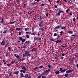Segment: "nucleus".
<instances>
[{
  "instance_id": "obj_1",
  "label": "nucleus",
  "mask_w": 78,
  "mask_h": 78,
  "mask_svg": "<svg viewBox=\"0 0 78 78\" xmlns=\"http://www.w3.org/2000/svg\"><path fill=\"white\" fill-rule=\"evenodd\" d=\"M44 21L42 20H40L38 24L39 27H44Z\"/></svg>"
},
{
  "instance_id": "obj_2",
  "label": "nucleus",
  "mask_w": 78,
  "mask_h": 78,
  "mask_svg": "<svg viewBox=\"0 0 78 78\" xmlns=\"http://www.w3.org/2000/svg\"><path fill=\"white\" fill-rule=\"evenodd\" d=\"M20 72H21L20 73L21 76L22 78H23V77H25V76H24L23 73H25V71L24 70H21L20 71Z\"/></svg>"
},
{
  "instance_id": "obj_3",
  "label": "nucleus",
  "mask_w": 78,
  "mask_h": 78,
  "mask_svg": "<svg viewBox=\"0 0 78 78\" xmlns=\"http://www.w3.org/2000/svg\"><path fill=\"white\" fill-rule=\"evenodd\" d=\"M61 13L62 14H64V12L62 10H59L58 11V12L57 13V14H56V16H58L61 15Z\"/></svg>"
},
{
  "instance_id": "obj_4",
  "label": "nucleus",
  "mask_w": 78,
  "mask_h": 78,
  "mask_svg": "<svg viewBox=\"0 0 78 78\" xmlns=\"http://www.w3.org/2000/svg\"><path fill=\"white\" fill-rule=\"evenodd\" d=\"M0 44L1 45H4L5 44V41L4 40L2 41V42H0Z\"/></svg>"
},
{
  "instance_id": "obj_5",
  "label": "nucleus",
  "mask_w": 78,
  "mask_h": 78,
  "mask_svg": "<svg viewBox=\"0 0 78 78\" xmlns=\"http://www.w3.org/2000/svg\"><path fill=\"white\" fill-rule=\"evenodd\" d=\"M56 42L57 44H61L62 43V41L61 40H58L56 41Z\"/></svg>"
},
{
  "instance_id": "obj_6",
  "label": "nucleus",
  "mask_w": 78,
  "mask_h": 78,
  "mask_svg": "<svg viewBox=\"0 0 78 78\" xmlns=\"http://www.w3.org/2000/svg\"><path fill=\"white\" fill-rule=\"evenodd\" d=\"M27 52V54H26V56L28 58H29V56L30 55V52L28 51H26Z\"/></svg>"
},
{
  "instance_id": "obj_7",
  "label": "nucleus",
  "mask_w": 78,
  "mask_h": 78,
  "mask_svg": "<svg viewBox=\"0 0 78 78\" xmlns=\"http://www.w3.org/2000/svg\"><path fill=\"white\" fill-rule=\"evenodd\" d=\"M27 52L26 51L25 53H24L23 54V56L25 58L26 56H27Z\"/></svg>"
},
{
  "instance_id": "obj_8",
  "label": "nucleus",
  "mask_w": 78,
  "mask_h": 78,
  "mask_svg": "<svg viewBox=\"0 0 78 78\" xmlns=\"http://www.w3.org/2000/svg\"><path fill=\"white\" fill-rule=\"evenodd\" d=\"M50 71V69H48V70H45L44 72V73H47L48 72H49Z\"/></svg>"
},
{
  "instance_id": "obj_9",
  "label": "nucleus",
  "mask_w": 78,
  "mask_h": 78,
  "mask_svg": "<svg viewBox=\"0 0 78 78\" xmlns=\"http://www.w3.org/2000/svg\"><path fill=\"white\" fill-rule=\"evenodd\" d=\"M60 28V26H57L54 28V30H56L57 29H59Z\"/></svg>"
},
{
  "instance_id": "obj_10",
  "label": "nucleus",
  "mask_w": 78,
  "mask_h": 78,
  "mask_svg": "<svg viewBox=\"0 0 78 78\" xmlns=\"http://www.w3.org/2000/svg\"><path fill=\"white\" fill-rule=\"evenodd\" d=\"M68 69H63L62 70V71H61V73H64V72H66V70H67Z\"/></svg>"
},
{
  "instance_id": "obj_11",
  "label": "nucleus",
  "mask_w": 78,
  "mask_h": 78,
  "mask_svg": "<svg viewBox=\"0 0 78 78\" xmlns=\"http://www.w3.org/2000/svg\"><path fill=\"white\" fill-rule=\"evenodd\" d=\"M67 33H69V34H73V31H68L66 32Z\"/></svg>"
},
{
  "instance_id": "obj_12",
  "label": "nucleus",
  "mask_w": 78,
  "mask_h": 78,
  "mask_svg": "<svg viewBox=\"0 0 78 78\" xmlns=\"http://www.w3.org/2000/svg\"><path fill=\"white\" fill-rule=\"evenodd\" d=\"M74 39H75V38L74 37H71L70 41H74V40H75Z\"/></svg>"
},
{
  "instance_id": "obj_13",
  "label": "nucleus",
  "mask_w": 78,
  "mask_h": 78,
  "mask_svg": "<svg viewBox=\"0 0 78 78\" xmlns=\"http://www.w3.org/2000/svg\"><path fill=\"white\" fill-rule=\"evenodd\" d=\"M26 44H27V45H28L30 44V41H26L25 42Z\"/></svg>"
},
{
  "instance_id": "obj_14",
  "label": "nucleus",
  "mask_w": 78,
  "mask_h": 78,
  "mask_svg": "<svg viewBox=\"0 0 78 78\" xmlns=\"http://www.w3.org/2000/svg\"><path fill=\"white\" fill-rule=\"evenodd\" d=\"M16 31H20L21 30V29L20 28H17L16 29Z\"/></svg>"
},
{
  "instance_id": "obj_15",
  "label": "nucleus",
  "mask_w": 78,
  "mask_h": 78,
  "mask_svg": "<svg viewBox=\"0 0 78 78\" xmlns=\"http://www.w3.org/2000/svg\"><path fill=\"white\" fill-rule=\"evenodd\" d=\"M8 45H9V43L7 42L4 48H6V47H7V46H8Z\"/></svg>"
},
{
  "instance_id": "obj_16",
  "label": "nucleus",
  "mask_w": 78,
  "mask_h": 78,
  "mask_svg": "<svg viewBox=\"0 0 78 78\" xmlns=\"http://www.w3.org/2000/svg\"><path fill=\"white\" fill-rule=\"evenodd\" d=\"M59 73H60V72H59V71H57L55 72V74H58Z\"/></svg>"
},
{
  "instance_id": "obj_17",
  "label": "nucleus",
  "mask_w": 78,
  "mask_h": 78,
  "mask_svg": "<svg viewBox=\"0 0 78 78\" xmlns=\"http://www.w3.org/2000/svg\"><path fill=\"white\" fill-rule=\"evenodd\" d=\"M19 71H17L16 72L13 73V74H16V75H18V74H19Z\"/></svg>"
},
{
  "instance_id": "obj_18",
  "label": "nucleus",
  "mask_w": 78,
  "mask_h": 78,
  "mask_svg": "<svg viewBox=\"0 0 78 78\" xmlns=\"http://www.w3.org/2000/svg\"><path fill=\"white\" fill-rule=\"evenodd\" d=\"M50 40L51 41H53V42H56L55 39H53V38H51L50 39Z\"/></svg>"
},
{
  "instance_id": "obj_19",
  "label": "nucleus",
  "mask_w": 78,
  "mask_h": 78,
  "mask_svg": "<svg viewBox=\"0 0 78 78\" xmlns=\"http://www.w3.org/2000/svg\"><path fill=\"white\" fill-rule=\"evenodd\" d=\"M2 21L0 22V23H3V22H4V20L3 18L2 19Z\"/></svg>"
},
{
  "instance_id": "obj_20",
  "label": "nucleus",
  "mask_w": 78,
  "mask_h": 78,
  "mask_svg": "<svg viewBox=\"0 0 78 78\" xmlns=\"http://www.w3.org/2000/svg\"><path fill=\"white\" fill-rule=\"evenodd\" d=\"M22 69H23V70H25L26 71H27V69L25 68V66H23L22 68Z\"/></svg>"
},
{
  "instance_id": "obj_21",
  "label": "nucleus",
  "mask_w": 78,
  "mask_h": 78,
  "mask_svg": "<svg viewBox=\"0 0 78 78\" xmlns=\"http://www.w3.org/2000/svg\"><path fill=\"white\" fill-rule=\"evenodd\" d=\"M14 62H15V61L12 60V61L10 63V64H14Z\"/></svg>"
},
{
  "instance_id": "obj_22",
  "label": "nucleus",
  "mask_w": 78,
  "mask_h": 78,
  "mask_svg": "<svg viewBox=\"0 0 78 78\" xmlns=\"http://www.w3.org/2000/svg\"><path fill=\"white\" fill-rule=\"evenodd\" d=\"M16 59H20V56H19L18 55H17L16 56Z\"/></svg>"
},
{
  "instance_id": "obj_23",
  "label": "nucleus",
  "mask_w": 78,
  "mask_h": 78,
  "mask_svg": "<svg viewBox=\"0 0 78 78\" xmlns=\"http://www.w3.org/2000/svg\"><path fill=\"white\" fill-rule=\"evenodd\" d=\"M39 29L40 30H41V31H43V30H44V27H41L40 28H39Z\"/></svg>"
},
{
  "instance_id": "obj_24",
  "label": "nucleus",
  "mask_w": 78,
  "mask_h": 78,
  "mask_svg": "<svg viewBox=\"0 0 78 78\" xmlns=\"http://www.w3.org/2000/svg\"><path fill=\"white\" fill-rule=\"evenodd\" d=\"M66 73L67 74H69V73H70V71H69V70H67L66 71Z\"/></svg>"
},
{
  "instance_id": "obj_25",
  "label": "nucleus",
  "mask_w": 78,
  "mask_h": 78,
  "mask_svg": "<svg viewBox=\"0 0 78 78\" xmlns=\"http://www.w3.org/2000/svg\"><path fill=\"white\" fill-rule=\"evenodd\" d=\"M61 28L62 30H64V29H66V26L62 27H61Z\"/></svg>"
},
{
  "instance_id": "obj_26",
  "label": "nucleus",
  "mask_w": 78,
  "mask_h": 78,
  "mask_svg": "<svg viewBox=\"0 0 78 78\" xmlns=\"http://www.w3.org/2000/svg\"><path fill=\"white\" fill-rule=\"evenodd\" d=\"M16 21H14V22H11L10 23V24H13L14 23H16Z\"/></svg>"
},
{
  "instance_id": "obj_27",
  "label": "nucleus",
  "mask_w": 78,
  "mask_h": 78,
  "mask_svg": "<svg viewBox=\"0 0 78 78\" xmlns=\"http://www.w3.org/2000/svg\"><path fill=\"white\" fill-rule=\"evenodd\" d=\"M8 55H9V53L8 52H6V55H5V56L6 57H8Z\"/></svg>"
},
{
  "instance_id": "obj_28",
  "label": "nucleus",
  "mask_w": 78,
  "mask_h": 78,
  "mask_svg": "<svg viewBox=\"0 0 78 78\" xmlns=\"http://www.w3.org/2000/svg\"><path fill=\"white\" fill-rule=\"evenodd\" d=\"M36 48H33L31 51H36Z\"/></svg>"
},
{
  "instance_id": "obj_29",
  "label": "nucleus",
  "mask_w": 78,
  "mask_h": 78,
  "mask_svg": "<svg viewBox=\"0 0 78 78\" xmlns=\"http://www.w3.org/2000/svg\"><path fill=\"white\" fill-rule=\"evenodd\" d=\"M19 39L20 41H22V40L23 39V38H22V37H19Z\"/></svg>"
},
{
  "instance_id": "obj_30",
  "label": "nucleus",
  "mask_w": 78,
  "mask_h": 78,
  "mask_svg": "<svg viewBox=\"0 0 78 78\" xmlns=\"http://www.w3.org/2000/svg\"><path fill=\"white\" fill-rule=\"evenodd\" d=\"M21 41L22 42H25V39H22V40H21Z\"/></svg>"
},
{
  "instance_id": "obj_31",
  "label": "nucleus",
  "mask_w": 78,
  "mask_h": 78,
  "mask_svg": "<svg viewBox=\"0 0 78 78\" xmlns=\"http://www.w3.org/2000/svg\"><path fill=\"white\" fill-rule=\"evenodd\" d=\"M28 74L25 75V77L26 78H27L28 77Z\"/></svg>"
},
{
  "instance_id": "obj_32",
  "label": "nucleus",
  "mask_w": 78,
  "mask_h": 78,
  "mask_svg": "<svg viewBox=\"0 0 78 78\" xmlns=\"http://www.w3.org/2000/svg\"><path fill=\"white\" fill-rule=\"evenodd\" d=\"M64 76H65V77H67V76H69V74H65Z\"/></svg>"
},
{
  "instance_id": "obj_33",
  "label": "nucleus",
  "mask_w": 78,
  "mask_h": 78,
  "mask_svg": "<svg viewBox=\"0 0 78 78\" xmlns=\"http://www.w3.org/2000/svg\"><path fill=\"white\" fill-rule=\"evenodd\" d=\"M59 33L60 34V35H62V34H63V31L60 32Z\"/></svg>"
},
{
  "instance_id": "obj_34",
  "label": "nucleus",
  "mask_w": 78,
  "mask_h": 78,
  "mask_svg": "<svg viewBox=\"0 0 78 78\" xmlns=\"http://www.w3.org/2000/svg\"><path fill=\"white\" fill-rule=\"evenodd\" d=\"M37 69H39V67L34 68V70H36Z\"/></svg>"
},
{
  "instance_id": "obj_35",
  "label": "nucleus",
  "mask_w": 78,
  "mask_h": 78,
  "mask_svg": "<svg viewBox=\"0 0 78 78\" xmlns=\"http://www.w3.org/2000/svg\"><path fill=\"white\" fill-rule=\"evenodd\" d=\"M32 5H33V6H34V5H36V4L35 2H33L32 3Z\"/></svg>"
},
{
  "instance_id": "obj_36",
  "label": "nucleus",
  "mask_w": 78,
  "mask_h": 78,
  "mask_svg": "<svg viewBox=\"0 0 78 78\" xmlns=\"http://www.w3.org/2000/svg\"><path fill=\"white\" fill-rule=\"evenodd\" d=\"M72 60H73V61H76V59L75 58H72Z\"/></svg>"
},
{
  "instance_id": "obj_37",
  "label": "nucleus",
  "mask_w": 78,
  "mask_h": 78,
  "mask_svg": "<svg viewBox=\"0 0 78 78\" xmlns=\"http://www.w3.org/2000/svg\"><path fill=\"white\" fill-rule=\"evenodd\" d=\"M8 49L9 51H11V49L10 47H8Z\"/></svg>"
},
{
  "instance_id": "obj_38",
  "label": "nucleus",
  "mask_w": 78,
  "mask_h": 78,
  "mask_svg": "<svg viewBox=\"0 0 78 78\" xmlns=\"http://www.w3.org/2000/svg\"><path fill=\"white\" fill-rule=\"evenodd\" d=\"M41 78H46V77L45 76L43 75L41 76Z\"/></svg>"
},
{
  "instance_id": "obj_39",
  "label": "nucleus",
  "mask_w": 78,
  "mask_h": 78,
  "mask_svg": "<svg viewBox=\"0 0 78 78\" xmlns=\"http://www.w3.org/2000/svg\"><path fill=\"white\" fill-rule=\"evenodd\" d=\"M69 61H70V62H73L72 58H70L69 59Z\"/></svg>"
},
{
  "instance_id": "obj_40",
  "label": "nucleus",
  "mask_w": 78,
  "mask_h": 78,
  "mask_svg": "<svg viewBox=\"0 0 78 78\" xmlns=\"http://www.w3.org/2000/svg\"><path fill=\"white\" fill-rule=\"evenodd\" d=\"M39 17L40 18V20H42V16H39Z\"/></svg>"
},
{
  "instance_id": "obj_41",
  "label": "nucleus",
  "mask_w": 78,
  "mask_h": 78,
  "mask_svg": "<svg viewBox=\"0 0 78 78\" xmlns=\"http://www.w3.org/2000/svg\"><path fill=\"white\" fill-rule=\"evenodd\" d=\"M62 68H60V69L59 70V72H62Z\"/></svg>"
},
{
  "instance_id": "obj_42",
  "label": "nucleus",
  "mask_w": 78,
  "mask_h": 78,
  "mask_svg": "<svg viewBox=\"0 0 78 78\" xmlns=\"http://www.w3.org/2000/svg\"><path fill=\"white\" fill-rule=\"evenodd\" d=\"M57 36V34L56 33H55L54 34L53 36Z\"/></svg>"
},
{
  "instance_id": "obj_43",
  "label": "nucleus",
  "mask_w": 78,
  "mask_h": 78,
  "mask_svg": "<svg viewBox=\"0 0 78 78\" xmlns=\"http://www.w3.org/2000/svg\"><path fill=\"white\" fill-rule=\"evenodd\" d=\"M7 31V30H4V32H3V34H5V33H6Z\"/></svg>"
},
{
  "instance_id": "obj_44",
  "label": "nucleus",
  "mask_w": 78,
  "mask_h": 78,
  "mask_svg": "<svg viewBox=\"0 0 78 78\" xmlns=\"http://www.w3.org/2000/svg\"><path fill=\"white\" fill-rule=\"evenodd\" d=\"M72 36H74V37H76V35L74 34V35H72L71 36V37H72Z\"/></svg>"
},
{
  "instance_id": "obj_45",
  "label": "nucleus",
  "mask_w": 78,
  "mask_h": 78,
  "mask_svg": "<svg viewBox=\"0 0 78 78\" xmlns=\"http://www.w3.org/2000/svg\"><path fill=\"white\" fill-rule=\"evenodd\" d=\"M57 37H59V38H60V37H61L60 35H59L57 34Z\"/></svg>"
},
{
  "instance_id": "obj_46",
  "label": "nucleus",
  "mask_w": 78,
  "mask_h": 78,
  "mask_svg": "<svg viewBox=\"0 0 78 78\" xmlns=\"http://www.w3.org/2000/svg\"><path fill=\"white\" fill-rule=\"evenodd\" d=\"M18 59L19 61H20V62H21V61H22V59H19V58Z\"/></svg>"
},
{
  "instance_id": "obj_47",
  "label": "nucleus",
  "mask_w": 78,
  "mask_h": 78,
  "mask_svg": "<svg viewBox=\"0 0 78 78\" xmlns=\"http://www.w3.org/2000/svg\"><path fill=\"white\" fill-rule=\"evenodd\" d=\"M26 37H27V39H28V38H29V35H27L26 36Z\"/></svg>"
},
{
  "instance_id": "obj_48",
  "label": "nucleus",
  "mask_w": 78,
  "mask_h": 78,
  "mask_svg": "<svg viewBox=\"0 0 78 78\" xmlns=\"http://www.w3.org/2000/svg\"><path fill=\"white\" fill-rule=\"evenodd\" d=\"M54 7L55 8H58V6H57V5H54Z\"/></svg>"
},
{
  "instance_id": "obj_49",
  "label": "nucleus",
  "mask_w": 78,
  "mask_h": 78,
  "mask_svg": "<svg viewBox=\"0 0 78 78\" xmlns=\"http://www.w3.org/2000/svg\"><path fill=\"white\" fill-rule=\"evenodd\" d=\"M41 41V38L40 37H38V41Z\"/></svg>"
},
{
  "instance_id": "obj_50",
  "label": "nucleus",
  "mask_w": 78,
  "mask_h": 78,
  "mask_svg": "<svg viewBox=\"0 0 78 78\" xmlns=\"http://www.w3.org/2000/svg\"><path fill=\"white\" fill-rule=\"evenodd\" d=\"M55 59H58V56L55 57Z\"/></svg>"
},
{
  "instance_id": "obj_51",
  "label": "nucleus",
  "mask_w": 78,
  "mask_h": 78,
  "mask_svg": "<svg viewBox=\"0 0 78 78\" xmlns=\"http://www.w3.org/2000/svg\"><path fill=\"white\" fill-rule=\"evenodd\" d=\"M39 68L40 69H42V68H43V66H39Z\"/></svg>"
},
{
  "instance_id": "obj_52",
  "label": "nucleus",
  "mask_w": 78,
  "mask_h": 78,
  "mask_svg": "<svg viewBox=\"0 0 78 78\" xmlns=\"http://www.w3.org/2000/svg\"><path fill=\"white\" fill-rule=\"evenodd\" d=\"M75 20H76V19H75V18L74 17L73 19V22H75Z\"/></svg>"
},
{
  "instance_id": "obj_53",
  "label": "nucleus",
  "mask_w": 78,
  "mask_h": 78,
  "mask_svg": "<svg viewBox=\"0 0 78 78\" xmlns=\"http://www.w3.org/2000/svg\"><path fill=\"white\" fill-rule=\"evenodd\" d=\"M36 41H39V39L38 37L36 38Z\"/></svg>"
},
{
  "instance_id": "obj_54",
  "label": "nucleus",
  "mask_w": 78,
  "mask_h": 78,
  "mask_svg": "<svg viewBox=\"0 0 78 78\" xmlns=\"http://www.w3.org/2000/svg\"><path fill=\"white\" fill-rule=\"evenodd\" d=\"M69 71H70V72H73V69H72L71 70L69 69Z\"/></svg>"
},
{
  "instance_id": "obj_55",
  "label": "nucleus",
  "mask_w": 78,
  "mask_h": 78,
  "mask_svg": "<svg viewBox=\"0 0 78 78\" xmlns=\"http://www.w3.org/2000/svg\"><path fill=\"white\" fill-rule=\"evenodd\" d=\"M31 35H32L33 36H34V35H35V34L34 33H32V34H31Z\"/></svg>"
},
{
  "instance_id": "obj_56",
  "label": "nucleus",
  "mask_w": 78,
  "mask_h": 78,
  "mask_svg": "<svg viewBox=\"0 0 78 78\" xmlns=\"http://www.w3.org/2000/svg\"><path fill=\"white\" fill-rule=\"evenodd\" d=\"M46 16H47V17H48V13H47L46 14Z\"/></svg>"
},
{
  "instance_id": "obj_57",
  "label": "nucleus",
  "mask_w": 78,
  "mask_h": 78,
  "mask_svg": "<svg viewBox=\"0 0 78 78\" xmlns=\"http://www.w3.org/2000/svg\"><path fill=\"white\" fill-rule=\"evenodd\" d=\"M62 56H65V53H63L62 54Z\"/></svg>"
},
{
  "instance_id": "obj_58",
  "label": "nucleus",
  "mask_w": 78,
  "mask_h": 78,
  "mask_svg": "<svg viewBox=\"0 0 78 78\" xmlns=\"http://www.w3.org/2000/svg\"><path fill=\"white\" fill-rule=\"evenodd\" d=\"M69 11H70V9H67L66 10V12L67 13Z\"/></svg>"
},
{
  "instance_id": "obj_59",
  "label": "nucleus",
  "mask_w": 78,
  "mask_h": 78,
  "mask_svg": "<svg viewBox=\"0 0 78 78\" xmlns=\"http://www.w3.org/2000/svg\"><path fill=\"white\" fill-rule=\"evenodd\" d=\"M24 7H25L26 6H27V5L25 4H23Z\"/></svg>"
},
{
  "instance_id": "obj_60",
  "label": "nucleus",
  "mask_w": 78,
  "mask_h": 78,
  "mask_svg": "<svg viewBox=\"0 0 78 78\" xmlns=\"http://www.w3.org/2000/svg\"><path fill=\"white\" fill-rule=\"evenodd\" d=\"M37 78H41V76L40 75L37 77Z\"/></svg>"
},
{
  "instance_id": "obj_61",
  "label": "nucleus",
  "mask_w": 78,
  "mask_h": 78,
  "mask_svg": "<svg viewBox=\"0 0 78 78\" xmlns=\"http://www.w3.org/2000/svg\"><path fill=\"white\" fill-rule=\"evenodd\" d=\"M24 30L26 31H27L28 30V28H25Z\"/></svg>"
},
{
  "instance_id": "obj_62",
  "label": "nucleus",
  "mask_w": 78,
  "mask_h": 78,
  "mask_svg": "<svg viewBox=\"0 0 78 78\" xmlns=\"http://www.w3.org/2000/svg\"><path fill=\"white\" fill-rule=\"evenodd\" d=\"M7 66H11V64H7Z\"/></svg>"
},
{
  "instance_id": "obj_63",
  "label": "nucleus",
  "mask_w": 78,
  "mask_h": 78,
  "mask_svg": "<svg viewBox=\"0 0 78 78\" xmlns=\"http://www.w3.org/2000/svg\"><path fill=\"white\" fill-rule=\"evenodd\" d=\"M34 40H36V37H34Z\"/></svg>"
},
{
  "instance_id": "obj_64",
  "label": "nucleus",
  "mask_w": 78,
  "mask_h": 78,
  "mask_svg": "<svg viewBox=\"0 0 78 78\" xmlns=\"http://www.w3.org/2000/svg\"><path fill=\"white\" fill-rule=\"evenodd\" d=\"M19 35H21V32H19Z\"/></svg>"
}]
</instances>
